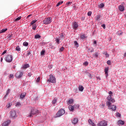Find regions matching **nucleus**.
<instances>
[{"mask_svg":"<svg viewBox=\"0 0 126 126\" xmlns=\"http://www.w3.org/2000/svg\"><path fill=\"white\" fill-rule=\"evenodd\" d=\"M28 75L30 77H31V76L32 75V74L31 73V72H30V73H28Z\"/></svg>","mask_w":126,"mask_h":126,"instance_id":"obj_59","label":"nucleus"},{"mask_svg":"<svg viewBox=\"0 0 126 126\" xmlns=\"http://www.w3.org/2000/svg\"><path fill=\"white\" fill-rule=\"evenodd\" d=\"M60 38L63 39H64V36L63 35V34L62 33L61 34Z\"/></svg>","mask_w":126,"mask_h":126,"instance_id":"obj_39","label":"nucleus"},{"mask_svg":"<svg viewBox=\"0 0 126 126\" xmlns=\"http://www.w3.org/2000/svg\"><path fill=\"white\" fill-rule=\"evenodd\" d=\"M31 55V52L28 51L27 56H30Z\"/></svg>","mask_w":126,"mask_h":126,"instance_id":"obj_58","label":"nucleus"},{"mask_svg":"<svg viewBox=\"0 0 126 126\" xmlns=\"http://www.w3.org/2000/svg\"><path fill=\"white\" fill-rule=\"evenodd\" d=\"M6 52H7V51H4L2 53V56H3V55H5V54H6Z\"/></svg>","mask_w":126,"mask_h":126,"instance_id":"obj_51","label":"nucleus"},{"mask_svg":"<svg viewBox=\"0 0 126 126\" xmlns=\"http://www.w3.org/2000/svg\"><path fill=\"white\" fill-rule=\"evenodd\" d=\"M37 113H38V110L33 108L32 109L30 115L28 117L31 118L32 117H33V115H35V114H37Z\"/></svg>","mask_w":126,"mask_h":126,"instance_id":"obj_4","label":"nucleus"},{"mask_svg":"<svg viewBox=\"0 0 126 126\" xmlns=\"http://www.w3.org/2000/svg\"><path fill=\"white\" fill-rule=\"evenodd\" d=\"M47 82H51V83H56L57 82V79L52 74L49 75V78L47 80Z\"/></svg>","mask_w":126,"mask_h":126,"instance_id":"obj_2","label":"nucleus"},{"mask_svg":"<svg viewBox=\"0 0 126 126\" xmlns=\"http://www.w3.org/2000/svg\"><path fill=\"white\" fill-rule=\"evenodd\" d=\"M36 28H37V26L36 25V24L32 25V30H35Z\"/></svg>","mask_w":126,"mask_h":126,"instance_id":"obj_33","label":"nucleus"},{"mask_svg":"<svg viewBox=\"0 0 126 126\" xmlns=\"http://www.w3.org/2000/svg\"><path fill=\"white\" fill-rule=\"evenodd\" d=\"M40 54L41 56H44L45 55V50H42Z\"/></svg>","mask_w":126,"mask_h":126,"instance_id":"obj_36","label":"nucleus"},{"mask_svg":"<svg viewBox=\"0 0 126 126\" xmlns=\"http://www.w3.org/2000/svg\"><path fill=\"white\" fill-rule=\"evenodd\" d=\"M108 94H109V95H112L113 94V92H112V91H109L108 92Z\"/></svg>","mask_w":126,"mask_h":126,"instance_id":"obj_57","label":"nucleus"},{"mask_svg":"<svg viewBox=\"0 0 126 126\" xmlns=\"http://www.w3.org/2000/svg\"><path fill=\"white\" fill-rule=\"evenodd\" d=\"M106 105L109 110H112V111H116L117 110V106L116 105H111L110 101L106 102Z\"/></svg>","mask_w":126,"mask_h":126,"instance_id":"obj_1","label":"nucleus"},{"mask_svg":"<svg viewBox=\"0 0 126 126\" xmlns=\"http://www.w3.org/2000/svg\"><path fill=\"white\" fill-rule=\"evenodd\" d=\"M80 37L82 40H84V39H86V36H85V34H81Z\"/></svg>","mask_w":126,"mask_h":126,"instance_id":"obj_19","label":"nucleus"},{"mask_svg":"<svg viewBox=\"0 0 126 126\" xmlns=\"http://www.w3.org/2000/svg\"><path fill=\"white\" fill-rule=\"evenodd\" d=\"M71 3H72V2H67L66 4V5H69L71 4Z\"/></svg>","mask_w":126,"mask_h":126,"instance_id":"obj_52","label":"nucleus"},{"mask_svg":"<svg viewBox=\"0 0 126 126\" xmlns=\"http://www.w3.org/2000/svg\"><path fill=\"white\" fill-rule=\"evenodd\" d=\"M94 56L95 57V58H98V52H95L94 54Z\"/></svg>","mask_w":126,"mask_h":126,"instance_id":"obj_41","label":"nucleus"},{"mask_svg":"<svg viewBox=\"0 0 126 126\" xmlns=\"http://www.w3.org/2000/svg\"><path fill=\"white\" fill-rule=\"evenodd\" d=\"M64 50V47H62L60 48V52H63Z\"/></svg>","mask_w":126,"mask_h":126,"instance_id":"obj_40","label":"nucleus"},{"mask_svg":"<svg viewBox=\"0 0 126 126\" xmlns=\"http://www.w3.org/2000/svg\"><path fill=\"white\" fill-rule=\"evenodd\" d=\"M84 19H85V18L84 17H81V20H82L83 21V20H84Z\"/></svg>","mask_w":126,"mask_h":126,"instance_id":"obj_63","label":"nucleus"},{"mask_svg":"<svg viewBox=\"0 0 126 126\" xmlns=\"http://www.w3.org/2000/svg\"><path fill=\"white\" fill-rule=\"evenodd\" d=\"M84 90V88L83 87V86H79V91H81V92H82V91H83Z\"/></svg>","mask_w":126,"mask_h":126,"instance_id":"obj_21","label":"nucleus"},{"mask_svg":"<svg viewBox=\"0 0 126 126\" xmlns=\"http://www.w3.org/2000/svg\"><path fill=\"white\" fill-rule=\"evenodd\" d=\"M51 22H52V19L51 18H47L43 20L44 24H50Z\"/></svg>","mask_w":126,"mask_h":126,"instance_id":"obj_8","label":"nucleus"},{"mask_svg":"<svg viewBox=\"0 0 126 126\" xmlns=\"http://www.w3.org/2000/svg\"><path fill=\"white\" fill-rule=\"evenodd\" d=\"M68 109H69V111H73V110H74V108L73 107V106L72 105H69L68 106Z\"/></svg>","mask_w":126,"mask_h":126,"instance_id":"obj_22","label":"nucleus"},{"mask_svg":"<svg viewBox=\"0 0 126 126\" xmlns=\"http://www.w3.org/2000/svg\"><path fill=\"white\" fill-rule=\"evenodd\" d=\"M96 78L97 80H101V78H100V77H96Z\"/></svg>","mask_w":126,"mask_h":126,"instance_id":"obj_60","label":"nucleus"},{"mask_svg":"<svg viewBox=\"0 0 126 126\" xmlns=\"http://www.w3.org/2000/svg\"><path fill=\"white\" fill-rule=\"evenodd\" d=\"M74 100L73 99H70L69 100H68L67 103L68 104V105H69V104H72V103H73Z\"/></svg>","mask_w":126,"mask_h":126,"instance_id":"obj_20","label":"nucleus"},{"mask_svg":"<svg viewBox=\"0 0 126 126\" xmlns=\"http://www.w3.org/2000/svg\"><path fill=\"white\" fill-rule=\"evenodd\" d=\"M116 115H117V116H118L119 118H120V117H121V113H119V112H117V113H116Z\"/></svg>","mask_w":126,"mask_h":126,"instance_id":"obj_48","label":"nucleus"},{"mask_svg":"<svg viewBox=\"0 0 126 126\" xmlns=\"http://www.w3.org/2000/svg\"><path fill=\"white\" fill-rule=\"evenodd\" d=\"M29 43L28 42L25 41L23 43V46H25V47H27V46H28Z\"/></svg>","mask_w":126,"mask_h":126,"instance_id":"obj_34","label":"nucleus"},{"mask_svg":"<svg viewBox=\"0 0 126 126\" xmlns=\"http://www.w3.org/2000/svg\"><path fill=\"white\" fill-rule=\"evenodd\" d=\"M101 26L104 29L106 28V26L105 25V24L102 25Z\"/></svg>","mask_w":126,"mask_h":126,"instance_id":"obj_56","label":"nucleus"},{"mask_svg":"<svg viewBox=\"0 0 126 126\" xmlns=\"http://www.w3.org/2000/svg\"><path fill=\"white\" fill-rule=\"evenodd\" d=\"M71 123L73 125H76L78 123V119L77 118H73L71 120Z\"/></svg>","mask_w":126,"mask_h":126,"instance_id":"obj_11","label":"nucleus"},{"mask_svg":"<svg viewBox=\"0 0 126 126\" xmlns=\"http://www.w3.org/2000/svg\"><path fill=\"white\" fill-rule=\"evenodd\" d=\"M63 1H60L59 2H58L57 5L56 6H59V5H61V4H63Z\"/></svg>","mask_w":126,"mask_h":126,"instance_id":"obj_28","label":"nucleus"},{"mask_svg":"<svg viewBox=\"0 0 126 126\" xmlns=\"http://www.w3.org/2000/svg\"><path fill=\"white\" fill-rule=\"evenodd\" d=\"M84 65H86V66H87V65H88V62H86L85 63H83Z\"/></svg>","mask_w":126,"mask_h":126,"instance_id":"obj_46","label":"nucleus"},{"mask_svg":"<svg viewBox=\"0 0 126 126\" xmlns=\"http://www.w3.org/2000/svg\"><path fill=\"white\" fill-rule=\"evenodd\" d=\"M21 19V16H20L18 18H17L15 20V21H18V20H20Z\"/></svg>","mask_w":126,"mask_h":126,"instance_id":"obj_38","label":"nucleus"},{"mask_svg":"<svg viewBox=\"0 0 126 126\" xmlns=\"http://www.w3.org/2000/svg\"><path fill=\"white\" fill-rule=\"evenodd\" d=\"M10 91V90L8 89V90L7 91V92L6 93V95H4V97H6V96H7V95H8Z\"/></svg>","mask_w":126,"mask_h":126,"instance_id":"obj_35","label":"nucleus"},{"mask_svg":"<svg viewBox=\"0 0 126 126\" xmlns=\"http://www.w3.org/2000/svg\"><path fill=\"white\" fill-rule=\"evenodd\" d=\"M78 28V24H77L76 22H74L73 24V29H75V30H76V29H77Z\"/></svg>","mask_w":126,"mask_h":126,"instance_id":"obj_13","label":"nucleus"},{"mask_svg":"<svg viewBox=\"0 0 126 126\" xmlns=\"http://www.w3.org/2000/svg\"><path fill=\"white\" fill-rule=\"evenodd\" d=\"M109 71V67H105L104 68V72H105V74L106 75V77H108V72Z\"/></svg>","mask_w":126,"mask_h":126,"instance_id":"obj_15","label":"nucleus"},{"mask_svg":"<svg viewBox=\"0 0 126 126\" xmlns=\"http://www.w3.org/2000/svg\"><path fill=\"white\" fill-rule=\"evenodd\" d=\"M108 126V122L105 120H103L97 123V126Z\"/></svg>","mask_w":126,"mask_h":126,"instance_id":"obj_6","label":"nucleus"},{"mask_svg":"<svg viewBox=\"0 0 126 126\" xmlns=\"http://www.w3.org/2000/svg\"><path fill=\"white\" fill-rule=\"evenodd\" d=\"M24 73L23 71H19L16 73L15 76L16 78H20L21 77H22V75H23Z\"/></svg>","mask_w":126,"mask_h":126,"instance_id":"obj_7","label":"nucleus"},{"mask_svg":"<svg viewBox=\"0 0 126 126\" xmlns=\"http://www.w3.org/2000/svg\"><path fill=\"white\" fill-rule=\"evenodd\" d=\"M100 18H101V15H96V17L95 18L96 20H97L98 21L99 20H100Z\"/></svg>","mask_w":126,"mask_h":126,"instance_id":"obj_27","label":"nucleus"},{"mask_svg":"<svg viewBox=\"0 0 126 126\" xmlns=\"http://www.w3.org/2000/svg\"><path fill=\"white\" fill-rule=\"evenodd\" d=\"M56 42L58 44H60V39H59V38H56Z\"/></svg>","mask_w":126,"mask_h":126,"instance_id":"obj_42","label":"nucleus"},{"mask_svg":"<svg viewBox=\"0 0 126 126\" xmlns=\"http://www.w3.org/2000/svg\"><path fill=\"white\" fill-rule=\"evenodd\" d=\"M13 57L12 55H7L5 57V61L7 62V63H11L12 62Z\"/></svg>","mask_w":126,"mask_h":126,"instance_id":"obj_5","label":"nucleus"},{"mask_svg":"<svg viewBox=\"0 0 126 126\" xmlns=\"http://www.w3.org/2000/svg\"><path fill=\"white\" fill-rule=\"evenodd\" d=\"M74 44L76 48H78V47H79V44H78V43L77 42V41H75L74 42Z\"/></svg>","mask_w":126,"mask_h":126,"instance_id":"obj_23","label":"nucleus"},{"mask_svg":"<svg viewBox=\"0 0 126 126\" xmlns=\"http://www.w3.org/2000/svg\"><path fill=\"white\" fill-rule=\"evenodd\" d=\"M57 99L56 98H55L54 99V100L52 101V104L53 105H55V104H56V103H57Z\"/></svg>","mask_w":126,"mask_h":126,"instance_id":"obj_31","label":"nucleus"},{"mask_svg":"<svg viewBox=\"0 0 126 126\" xmlns=\"http://www.w3.org/2000/svg\"><path fill=\"white\" fill-rule=\"evenodd\" d=\"M10 123H11L10 120H8L7 121H5V122L2 123V126H8L10 124Z\"/></svg>","mask_w":126,"mask_h":126,"instance_id":"obj_12","label":"nucleus"},{"mask_svg":"<svg viewBox=\"0 0 126 126\" xmlns=\"http://www.w3.org/2000/svg\"><path fill=\"white\" fill-rule=\"evenodd\" d=\"M117 34L119 36H121V35H123V32H117Z\"/></svg>","mask_w":126,"mask_h":126,"instance_id":"obj_45","label":"nucleus"},{"mask_svg":"<svg viewBox=\"0 0 126 126\" xmlns=\"http://www.w3.org/2000/svg\"><path fill=\"white\" fill-rule=\"evenodd\" d=\"M11 105H10V103H8V104L6 105L7 108H9Z\"/></svg>","mask_w":126,"mask_h":126,"instance_id":"obj_55","label":"nucleus"},{"mask_svg":"<svg viewBox=\"0 0 126 126\" xmlns=\"http://www.w3.org/2000/svg\"><path fill=\"white\" fill-rule=\"evenodd\" d=\"M88 123L89 125H91L92 126H96V125H95V123H94V122L92 121V120H91V119H89L88 120Z\"/></svg>","mask_w":126,"mask_h":126,"instance_id":"obj_16","label":"nucleus"},{"mask_svg":"<svg viewBox=\"0 0 126 126\" xmlns=\"http://www.w3.org/2000/svg\"><path fill=\"white\" fill-rule=\"evenodd\" d=\"M7 37H8V39H10V38H11V37H12V35L8 34Z\"/></svg>","mask_w":126,"mask_h":126,"instance_id":"obj_50","label":"nucleus"},{"mask_svg":"<svg viewBox=\"0 0 126 126\" xmlns=\"http://www.w3.org/2000/svg\"><path fill=\"white\" fill-rule=\"evenodd\" d=\"M65 113V111H64V109H60L57 112L56 114V118H59V117H61V116L64 115Z\"/></svg>","mask_w":126,"mask_h":126,"instance_id":"obj_3","label":"nucleus"},{"mask_svg":"<svg viewBox=\"0 0 126 126\" xmlns=\"http://www.w3.org/2000/svg\"><path fill=\"white\" fill-rule=\"evenodd\" d=\"M30 16H32V14L29 15L27 16V19L29 18V17H30Z\"/></svg>","mask_w":126,"mask_h":126,"instance_id":"obj_62","label":"nucleus"},{"mask_svg":"<svg viewBox=\"0 0 126 126\" xmlns=\"http://www.w3.org/2000/svg\"><path fill=\"white\" fill-rule=\"evenodd\" d=\"M119 9L120 11H124V10H125V7L122 5H120L119 6Z\"/></svg>","mask_w":126,"mask_h":126,"instance_id":"obj_18","label":"nucleus"},{"mask_svg":"<svg viewBox=\"0 0 126 126\" xmlns=\"http://www.w3.org/2000/svg\"><path fill=\"white\" fill-rule=\"evenodd\" d=\"M92 14V12L91 11H89L88 12V16H91V15Z\"/></svg>","mask_w":126,"mask_h":126,"instance_id":"obj_43","label":"nucleus"},{"mask_svg":"<svg viewBox=\"0 0 126 126\" xmlns=\"http://www.w3.org/2000/svg\"><path fill=\"white\" fill-rule=\"evenodd\" d=\"M117 125H118V126L120 125H122V126H124V125H125V121L123 120H119L117 123Z\"/></svg>","mask_w":126,"mask_h":126,"instance_id":"obj_17","label":"nucleus"},{"mask_svg":"<svg viewBox=\"0 0 126 126\" xmlns=\"http://www.w3.org/2000/svg\"><path fill=\"white\" fill-rule=\"evenodd\" d=\"M107 63L108 64V65H111V61L108 60L107 61Z\"/></svg>","mask_w":126,"mask_h":126,"instance_id":"obj_44","label":"nucleus"},{"mask_svg":"<svg viewBox=\"0 0 126 126\" xmlns=\"http://www.w3.org/2000/svg\"><path fill=\"white\" fill-rule=\"evenodd\" d=\"M35 39H39V38H41V36L39 34H36L34 36Z\"/></svg>","mask_w":126,"mask_h":126,"instance_id":"obj_29","label":"nucleus"},{"mask_svg":"<svg viewBox=\"0 0 126 126\" xmlns=\"http://www.w3.org/2000/svg\"><path fill=\"white\" fill-rule=\"evenodd\" d=\"M9 78H13V74H10Z\"/></svg>","mask_w":126,"mask_h":126,"instance_id":"obj_54","label":"nucleus"},{"mask_svg":"<svg viewBox=\"0 0 126 126\" xmlns=\"http://www.w3.org/2000/svg\"><path fill=\"white\" fill-rule=\"evenodd\" d=\"M30 67L29 64H25L23 65V68H28Z\"/></svg>","mask_w":126,"mask_h":126,"instance_id":"obj_24","label":"nucleus"},{"mask_svg":"<svg viewBox=\"0 0 126 126\" xmlns=\"http://www.w3.org/2000/svg\"><path fill=\"white\" fill-rule=\"evenodd\" d=\"M21 49L20 48V47L19 46H17L16 48V51H17L18 52H19V51H21Z\"/></svg>","mask_w":126,"mask_h":126,"instance_id":"obj_32","label":"nucleus"},{"mask_svg":"<svg viewBox=\"0 0 126 126\" xmlns=\"http://www.w3.org/2000/svg\"><path fill=\"white\" fill-rule=\"evenodd\" d=\"M7 31V29H3L0 31V33H4V32H6Z\"/></svg>","mask_w":126,"mask_h":126,"instance_id":"obj_25","label":"nucleus"},{"mask_svg":"<svg viewBox=\"0 0 126 126\" xmlns=\"http://www.w3.org/2000/svg\"><path fill=\"white\" fill-rule=\"evenodd\" d=\"M21 104L20 103V102H17L16 103V107H19V106H21Z\"/></svg>","mask_w":126,"mask_h":126,"instance_id":"obj_37","label":"nucleus"},{"mask_svg":"<svg viewBox=\"0 0 126 126\" xmlns=\"http://www.w3.org/2000/svg\"><path fill=\"white\" fill-rule=\"evenodd\" d=\"M107 99L108 100L107 102H110L111 103H115L116 102V100L115 99L112 98V95H109L107 97Z\"/></svg>","mask_w":126,"mask_h":126,"instance_id":"obj_9","label":"nucleus"},{"mask_svg":"<svg viewBox=\"0 0 126 126\" xmlns=\"http://www.w3.org/2000/svg\"><path fill=\"white\" fill-rule=\"evenodd\" d=\"M26 96V93H23L20 95V99H21V100H23L24 98H25Z\"/></svg>","mask_w":126,"mask_h":126,"instance_id":"obj_14","label":"nucleus"},{"mask_svg":"<svg viewBox=\"0 0 126 126\" xmlns=\"http://www.w3.org/2000/svg\"><path fill=\"white\" fill-rule=\"evenodd\" d=\"M105 56L106 58H109V54H107V52L105 53Z\"/></svg>","mask_w":126,"mask_h":126,"instance_id":"obj_47","label":"nucleus"},{"mask_svg":"<svg viewBox=\"0 0 126 126\" xmlns=\"http://www.w3.org/2000/svg\"><path fill=\"white\" fill-rule=\"evenodd\" d=\"M40 77H38L37 79H36V81L37 83L39 82L40 81Z\"/></svg>","mask_w":126,"mask_h":126,"instance_id":"obj_49","label":"nucleus"},{"mask_svg":"<svg viewBox=\"0 0 126 126\" xmlns=\"http://www.w3.org/2000/svg\"><path fill=\"white\" fill-rule=\"evenodd\" d=\"M36 22H37V20H34L32 21L31 22V25H33V24H34V23H36Z\"/></svg>","mask_w":126,"mask_h":126,"instance_id":"obj_30","label":"nucleus"},{"mask_svg":"<svg viewBox=\"0 0 126 126\" xmlns=\"http://www.w3.org/2000/svg\"><path fill=\"white\" fill-rule=\"evenodd\" d=\"M104 6H105V5L103 3L99 4L98 5V7H99V8H103Z\"/></svg>","mask_w":126,"mask_h":126,"instance_id":"obj_26","label":"nucleus"},{"mask_svg":"<svg viewBox=\"0 0 126 126\" xmlns=\"http://www.w3.org/2000/svg\"><path fill=\"white\" fill-rule=\"evenodd\" d=\"M90 49L91 50V53H93V52H94V49L91 48L89 49V50H90Z\"/></svg>","mask_w":126,"mask_h":126,"instance_id":"obj_53","label":"nucleus"},{"mask_svg":"<svg viewBox=\"0 0 126 126\" xmlns=\"http://www.w3.org/2000/svg\"><path fill=\"white\" fill-rule=\"evenodd\" d=\"M124 57H126V52L124 54Z\"/></svg>","mask_w":126,"mask_h":126,"instance_id":"obj_64","label":"nucleus"},{"mask_svg":"<svg viewBox=\"0 0 126 126\" xmlns=\"http://www.w3.org/2000/svg\"><path fill=\"white\" fill-rule=\"evenodd\" d=\"M10 117H11V118H16V117H17L15 111L13 110L10 112Z\"/></svg>","mask_w":126,"mask_h":126,"instance_id":"obj_10","label":"nucleus"},{"mask_svg":"<svg viewBox=\"0 0 126 126\" xmlns=\"http://www.w3.org/2000/svg\"><path fill=\"white\" fill-rule=\"evenodd\" d=\"M49 46H50V47L52 48V47H53V44H52V43H49Z\"/></svg>","mask_w":126,"mask_h":126,"instance_id":"obj_61","label":"nucleus"}]
</instances>
